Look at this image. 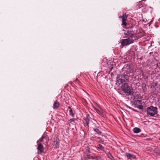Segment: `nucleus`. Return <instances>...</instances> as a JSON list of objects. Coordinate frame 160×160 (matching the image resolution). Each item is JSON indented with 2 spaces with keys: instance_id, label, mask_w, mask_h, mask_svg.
I'll return each instance as SVG.
<instances>
[{
  "instance_id": "1",
  "label": "nucleus",
  "mask_w": 160,
  "mask_h": 160,
  "mask_svg": "<svg viewBox=\"0 0 160 160\" xmlns=\"http://www.w3.org/2000/svg\"><path fill=\"white\" fill-rule=\"evenodd\" d=\"M128 77V75L125 73L118 74L117 78L116 84L118 86H121L122 84L126 83L129 79Z\"/></svg>"
},
{
  "instance_id": "2",
  "label": "nucleus",
  "mask_w": 160,
  "mask_h": 160,
  "mask_svg": "<svg viewBox=\"0 0 160 160\" xmlns=\"http://www.w3.org/2000/svg\"><path fill=\"white\" fill-rule=\"evenodd\" d=\"M146 111L148 116L153 117L157 114L158 108L156 107L151 106L147 108Z\"/></svg>"
},
{
  "instance_id": "3",
  "label": "nucleus",
  "mask_w": 160,
  "mask_h": 160,
  "mask_svg": "<svg viewBox=\"0 0 160 160\" xmlns=\"http://www.w3.org/2000/svg\"><path fill=\"white\" fill-rule=\"evenodd\" d=\"M119 87H122L124 92L127 93L130 95H132L133 94V92L132 88L128 86L126 83L122 84L121 86Z\"/></svg>"
},
{
  "instance_id": "4",
  "label": "nucleus",
  "mask_w": 160,
  "mask_h": 160,
  "mask_svg": "<svg viewBox=\"0 0 160 160\" xmlns=\"http://www.w3.org/2000/svg\"><path fill=\"white\" fill-rule=\"evenodd\" d=\"M133 40L130 38L126 39H122L120 40V43L122 46H125L133 43Z\"/></svg>"
},
{
  "instance_id": "5",
  "label": "nucleus",
  "mask_w": 160,
  "mask_h": 160,
  "mask_svg": "<svg viewBox=\"0 0 160 160\" xmlns=\"http://www.w3.org/2000/svg\"><path fill=\"white\" fill-rule=\"evenodd\" d=\"M38 150V154H39V152L42 153L44 152V148L43 146L41 143H39L38 145L37 148Z\"/></svg>"
},
{
  "instance_id": "6",
  "label": "nucleus",
  "mask_w": 160,
  "mask_h": 160,
  "mask_svg": "<svg viewBox=\"0 0 160 160\" xmlns=\"http://www.w3.org/2000/svg\"><path fill=\"white\" fill-rule=\"evenodd\" d=\"M90 118L88 114L86 115V117L84 118V120L85 122V124L88 127H89V123L90 120Z\"/></svg>"
},
{
  "instance_id": "7",
  "label": "nucleus",
  "mask_w": 160,
  "mask_h": 160,
  "mask_svg": "<svg viewBox=\"0 0 160 160\" xmlns=\"http://www.w3.org/2000/svg\"><path fill=\"white\" fill-rule=\"evenodd\" d=\"M124 34L125 36H127L130 37H132L133 36V32L132 31H129V30H127L125 31L124 33Z\"/></svg>"
},
{
  "instance_id": "8",
  "label": "nucleus",
  "mask_w": 160,
  "mask_h": 160,
  "mask_svg": "<svg viewBox=\"0 0 160 160\" xmlns=\"http://www.w3.org/2000/svg\"><path fill=\"white\" fill-rule=\"evenodd\" d=\"M125 155L127 157V158L128 159H130L131 158L135 159L136 158V157L135 156L130 153H126Z\"/></svg>"
},
{
  "instance_id": "9",
  "label": "nucleus",
  "mask_w": 160,
  "mask_h": 160,
  "mask_svg": "<svg viewBox=\"0 0 160 160\" xmlns=\"http://www.w3.org/2000/svg\"><path fill=\"white\" fill-rule=\"evenodd\" d=\"M122 25H123L124 26H126L127 25V23L125 21L127 19V16H126V14L124 15H123L122 16Z\"/></svg>"
},
{
  "instance_id": "10",
  "label": "nucleus",
  "mask_w": 160,
  "mask_h": 160,
  "mask_svg": "<svg viewBox=\"0 0 160 160\" xmlns=\"http://www.w3.org/2000/svg\"><path fill=\"white\" fill-rule=\"evenodd\" d=\"M60 106V103L58 102L57 100L55 101L53 104V107L54 109H56L58 108Z\"/></svg>"
},
{
  "instance_id": "11",
  "label": "nucleus",
  "mask_w": 160,
  "mask_h": 160,
  "mask_svg": "<svg viewBox=\"0 0 160 160\" xmlns=\"http://www.w3.org/2000/svg\"><path fill=\"white\" fill-rule=\"evenodd\" d=\"M130 66L128 65H124L123 68L124 71L126 70V69H127V70L126 71V73L127 74L129 73L130 72Z\"/></svg>"
},
{
  "instance_id": "12",
  "label": "nucleus",
  "mask_w": 160,
  "mask_h": 160,
  "mask_svg": "<svg viewBox=\"0 0 160 160\" xmlns=\"http://www.w3.org/2000/svg\"><path fill=\"white\" fill-rule=\"evenodd\" d=\"M133 131L135 133H138L141 132V130L138 128H135L133 129Z\"/></svg>"
},
{
  "instance_id": "13",
  "label": "nucleus",
  "mask_w": 160,
  "mask_h": 160,
  "mask_svg": "<svg viewBox=\"0 0 160 160\" xmlns=\"http://www.w3.org/2000/svg\"><path fill=\"white\" fill-rule=\"evenodd\" d=\"M97 148L98 149H99L101 151H104V148L103 147L102 145L100 144H98L97 145Z\"/></svg>"
},
{
  "instance_id": "14",
  "label": "nucleus",
  "mask_w": 160,
  "mask_h": 160,
  "mask_svg": "<svg viewBox=\"0 0 160 160\" xmlns=\"http://www.w3.org/2000/svg\"><path fill=\"white\" fill-rule=\"evenodd\" d=\"M68 109H69V114L73 117L74 116V114L73 113L72 109L70 107H68Z\"/></svg>"
},
{
  "instance_id": "15",
  "label": "nucleus",
  "mask_w": 160,
  "mask_h": 160,
  "mask_svg": "<svg viewBox=\"0 0 160 160\" xmlns=\"http://www.w3.org/2000/svg\"><path fill=\"white\" fill-rule=\"evenodd\" d=\"M93 130L99 135H101L102 133L101 132L98 128H93Z\"/></svg>"
},
{
  "instance_id": "16",
  "label": "nucleus",
  "mask_w": 160,
  "mask_h": 160,
  "mask_svg": "<svg viewBox=\"0 0 160 160\" xmlns=\"http://www.w3.org/2000/svg\"><path fill=\"white\" fill-rule=\"evenodd\" d=\"M54 148H58L59 146V142L57 141H54Z\"/></svg>"
},
{
  "instance_id": "17",
  "label": "nucleus",
  "mask_w": 160,
  "mask_h": 160,
  "mask_svg": "<svg viewBox=\"0 0 160 160\" xmlns=\"http://www.w3.org/2000/svg\"><path fill=\"white\" fill-rule=\"evenodd\" d=\"M142 5L141 4V2H139V3H138V4L136 6V8H137V9H138L140 8H142Z\"/></svg>"
},
{
  "instance_id": "18",
  "label": "nucleus",
  "mask_w": 160,
  "mask_h": 160,
  "mask_svg": "<svg viewBox=\"0 0 160 160\" xmlns=\"http://www.w3.org/2000/svg\"><path fill=\"white\" fill-rule=\"evenodd\" d=\"M95 110L99 114L101 115H102V111H100L97 108H95Z\"/></svg>"
},
{
  "instance_id": "19",
  "label": "nucleus",
  "mask_w": 160,
  "mask_h": 160,
  "mask_svg": "<svg viewBox=\"0 0 160 160\" xmlns=\"http://www.w3.org/2000/svg\"><path fill=\"white\" fill-rule=\"evenodd\" d=\"M135 102L136 103V104H142V100H136L135 101Z\"/></svg>"
},
{
  "instance_id": "20",
  "label": "nucleus",
  "mask_w": 160,
  "mask_h": 160,
  "mask_svg": "<svg viewBox=\"0 0 160 160\" xmlns=\"http://www.w3.org/2000/svg\"><path fill=\"white\" fill-rule=\"evenodd\" d=\"M75 119L74 118H72L68 120V122H73L75 120Z\"/></svg>"
},
{
  "instance_id": "21",
  "label": "nucleus",
  "mask_w": 160,
  "mask_h": 160,
  "mask_svg": "<svg viewBox=\"0 0 160 160\" xmlns=\"http://www.w3.org/2000/svg\"><path fill=\"white\" fill-rule=\"evenodd\" d=\"M92 156H91L90 155H87V158L88 159L92 158Z\"/></svg>"
},
{
  "instance_id": "22",
  "label": "nucleus",
  "mask_w": 160,
  "mask_h": 160,
  "mask_svg": "<svg viewBox=\"0 0 160 160\" xmlns=\"http://www.w3.org/2000/svg\"><path fill=\"white\" fill-rule=\"evenodd\" d=\"M100 143H101L102 144H103L104 142V141L102 140H100L99 141Z\"/></svg>"
},
{
  "instance_id": "23",
  "label": "nucleus",
  "mask_w": 160,
  "mask_h": 160,
  "mask_svg": "<svg viewBox=\"0 0 160 160\" xmlns=\"http://www.w3.org/2000/svg\"><path fill=\"white\" fill-rule=\"evenodd\" d=\"M43 138V137H42L41 138H40L39 140L40 141L42 142V141Z\"/></svg>"
},
{
  "instance_id": "24",
  "label": "nucleus",
  "mask_w": 160,
  "mask_h": 160,
  "mask_svg": "<svg viewBox=\"0 0 160 160\" xmlns=\"http://www.w3.org/2000/svg\"><path fill=\"white\" fill-rule=\"evenodd\" d=\"M111 157H112L110 158V160H114V159H113V157H112V156H111Z\"/></svg>"
},
{
  "instance_id": "25",
  "label": "nucleus",
  "mask_w": 160,
  "mask_h": 160,
  "mask_svg": "<svg viewBox=\"0 0 160 160\" xmlns=\"http://www.w3.org/2000/svg\"><path fill=\"white\" fill-rule=\"evenodd\" d=\"M88 153L90 152L89 151H88Z\"/></svg>"
},
{
  "instance_id": "26",
  "label": "nucleus",
  "mask_w": 160,
  "mask_h": 160,
  "mask_svg": "<svg viewBox=\"0 0 160 160\" xmlns=\"http://www.w3.org/2000/svg\"><path fill=\"white\" fill-rule=\"evenodd\" d=\"M140 59H142V58H140Z\"/></svg>"
},
{
  "instance_id": "27",
  "label": "nucleus",
  "mask_w": 160,
  "mask_h": 160,
  "mask_svg": "<svg viewBox=\"0 0 160 160\" xmlns=\"http://www.w3.org/2000/svg\"><path fill=\"white\" fill-rule=\"evenodd\" d=\"M76 81H78V79H76Z\"/></svg>"
},
{
  "instance_id": "28",
  "label": "nucleus",
  "mask_w": 160,
  "mask_h": 160,
  "mask_svg": "<svg viewBox=\"0 0 160 160\" xmlns=\"http://www.w3.org/2000/svg\"><path fill=\"white\" fill-rule=\"evenodd\" d=\"M159 140H160V138H159Z\"/></svg>"
}]
</instances>
